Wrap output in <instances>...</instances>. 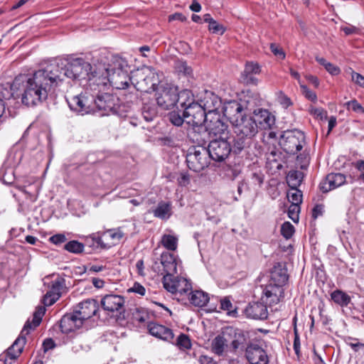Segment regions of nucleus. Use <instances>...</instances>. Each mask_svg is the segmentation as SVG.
Listing matches in <instances>:
<instances>
[{
    "mask_svg": "<svg viewBox=\"0 0 364 364\" xmlns=\"http://www.w3.org/2000/svg\"><path fill=\"white\" fill-rule=\"evenodd\" d=\"M61 82L62 74L59 66L49 64L36 71L32 75L17 76L11 86V90L19 92L16 95L21 96L22 104L32 107L45 101Z\"/></svg>",
    "mask_w": 364,
    "mask_h": 364,
    "instance_id": "nucleus-1",
    "label": "nucleus"
},
{
    "mask_svg": "<svg viewBox=\"0 0 364 364\" xmlns=\"http://www.w3.org/2000/svg\"><path fill=\"white\" fill-rule=\"evenodd\" d=\"M95 70L87 86V89L95 92L106 91L110 87L119 90L125 89L131 82L128 63L118 55L112 56L110 63L98 62Z\"/></svg>",
    "mask_w": 364,
    "mask_h": 364,
    "instance_id": "nucleus-2",
    "label": "nucleus"
},
{
    "mask_svg": "<svg viewBox=\"0 0 364 364\" xmlns=\"http://www.w3.org/2000/svg\"><path fill=\"white\" fill-rule=\"evenodd\" d=\"M51 64L59 66L60 72L62 74V81L63 77H67L73 80H78L86 92H95V90L87 89V86L98 63L93 62L91 64L82 58H75L70 60H60Z\"/></svg>",
    "mask_w": 364,
    "mask_h": 364,
    "instance_id": "nucleus-3",
    "label": "nucleus"
},
{
    "mask_svg": "<svg viewBox=\"0 0 364 364\" xmlns=\"http://www.w3.org/2000/svg\"><path fill=\"white\" fill-rule=\"evenodd\" d=\"M287 280V269L279 263L275 264L271 271V282L264 287H262L261 300L269 305L278 304L284 294L282 286Z\"/></svg>",
    "mask_w": 364,
    "mask_h": 364,
    "instance_id": "nucleus-4",
    "label": "nucleus"
},
{
    "mask_svg": "<svg viewBox=\"0 0 364 364\" xmlns=\"http://www.w3.org/2000/svg\"><path fill=\"white\" fill-rule=\"evenodd\" d=\"M45 311L46 309L43 306L36 308L33 313L32 322H30V321H26L19 336L16 339L12 346L5 353L1 354L6 355L5 358L9 362V364H12L13 361L20 355L26 343V335L29 333L30 330L35 328L40 324Z\"/></svg>",
    "mask_w": 364,
    "mask_h": 364,
    "instance_id": "nucleus-5",
    "label": "nucleus"
},
{
    "mask_svg": "<svg viewBox=\"0 0 364 364\" xmlns=\"http://www.w3.org/2000/svg\"><path fill=\"white\" fill-rule=\"evenodd\" d=\"M257 95L245 96L241 102L233 100L225 102L222 107L223 115L234 124L240 117L245 116L247 111L251 112L258 104Z\"/></svg>",
    "mask_w": 364,
    "mask_h": 364,
    "instance_id": "nucleus-6",
    "label": "nucleus"
},
{
    "mask_svg": "<svg viewBox=\"0 0 364 364\" xmlns=\"http://www.w3.org/2000/svg\"><path fill=\"white\" fill-rule=\"evenodd\" d=\"M131 83L140 92H150L159 85V75L152 67H144L132 73Z\"/></svg>",
    "mask_w": 364,
    "mask_h": 364,
    "instance_id": "nucleus-7",
    "label": "nucleus"
},
{
    "mask_svg": "<svg viewBox=\"0 0 364 364\" xmlns=\"http://www.w3.org/2000/svg\"><path fill=\"white\" fill-rule=\"evenodd\" d=\"M210 159L207 148L203 146L190 148L186 155L187 166L195 172H200L208 167Z\"/></svg>",
    "mask_w": 364,
    "mask_h": 364,
    "instance_id": "nucleus-8",
    "label": "nucleus"
},
{
    "mask_svg": "<svg viewBox=\"0 0 364 364\" xmlns=\"http://www.w3.org/2000/svg\"><path fill=\"white\" fill-rule=\"evenodd\" d=\"M279 144L289 154H296L306 144L304 133L298 129L287 130L281 136Z\"/></svg>",
    "mask_w": 364,
    "mask_h": 364,
    "instance_id": "nucleus-9",
    "label": "nucleus"
},
{
    "mask_svg": "<svg viewBox=\"0 0 364 364\" xmlns=\"http://www.w3.org/2000/svg\"><path fill=\"white\" fill-rule=\"evenodd\" d=\"M156 90V101L163 109H170L177 105V88L168 83L160 84Z\"/></svg>",
    "mask_w": 364,
    "mask_h": 364,
    "instance_id": "nucleus-10",
    "label": "nucleus"
},
{
    "mask_svg": "<svg viewBox=\"0 0 364 364\" xmlns=\"http://www.w3.org/2000/svg\"><path fill=\"white\" fill-rule=\"evenodd\" d=\"M90 94L94 98L92 105L95 107V112L101 111L102 115H109L110 113L116 112V97L105 91L98 92L97 90L92 92H86Z\"/></svg>",
    "mask_w": 364,
    "mask_h": 364,
    "instance_id": "nucleus-11",
    "label": "nucleus"
},
{
    "mask_svg": "<svg viewBox=\"0 0 364 364\" xmlns=\"http://www.w3.org/2000/svg\"><path fill=\"white\" fill-rule=\"evenodd\" d=\"M230 139L220 136L209 143L207 150L211 159L223 161L229 156L232 150Z\"/></svg>",
    "mask_w": 364,
    "mask_h": 364,
    "instance_id": "nucleus-12",
    "label": "nucleus"
},
{
    "mask_svg": "<svg viewBox=\"0 0 364 364\" xmlns=\"http://www.w3.org/2000/svg\"><path fill=\"white\" fill-rule=\"evenodd\" d=\"M198 132H202V134L200 136L194 134L193 139L196 140L198 143H205L206 137L210 134L218 136V137H228V126L223 121V119L215 123L210 124L208 127H203V125L198 127Z\"/></svg>",
    "mask_w": 364,
    "mask_h": 364,
    "instance_id": "nucleus-13",
    "label": "nucleus"
},
{
    "mask_svg": "<svg viewBox=\"0 0 364 364\" xmlns=\"http://www.w3.org/2000/svg\"><path fill=\"white\" fill-rule=\"evenodd\" d=\"M93 100L94 98L90 94L85 92L72 97L70 100H68V103L70 109L84 115L95 112V107L92 105Z\"/></svg>",
    "mask_w": 364,
    "mask_h": 364,
    "instance_id": "nucleus-14",
    "label": "nucleus"
},
{
    "mask_svg": "<svg viewBox=\"0 0 364 364\" xmlns=\"http://www.w3.org/2000/svg\"><path fill=\"white\" fill-rule=\"evenodd\" d=\"M124 236L123 231L120 228H116L104 232L101 236L94 235L92 240L100 247L109 249L118 244Z\"/></svg>",
    "mask_w": 364,
    "mask_h": 364,
    "instance_id": "nucleus-15",
    "label": "nucleus"
},
{
    "mask_svg": "<svg viewBox=\"0 0 364 364\" xmlns=\"http://www.w3.org/2000/svg\"><path fill=\"white\" fill-rule=\"evenodd\" d=\"M183 117L188 124L196 127L193 128L194 132H196L198 127L202 126L205 119V111L203 109L199 102L189 104L188 107H186L183 110Z\"/></svg>",
    "mask_w": 364,
    "mask_h": 364,
    "instance_id": "nucleus-16",
    "label": "nucleus"
},
{
    "mask_svg": "<svg viewBox=\"0 0 364 364\" xmlns=\"http://www.w3.org/2000/svg\"><path fill=\"white\" fill-rule=\"evenodd\" d=\"M177 259L171 253L165 252L161 255L160 262H155L152 268L158 274L168 275L177 272Z\"/></svg>",
    "mask_w": 364,
    "mask_h": 364,
    "instance_id": "nucleus-17",
    "label": "nucleus"
},
{
    "mask_svg": "<svg viewBox=\"0 0 364 364\" xmlns=\"http://www.w3.org/2000/svg\"><path fill=\"white\" fill-rule=\"evenodd\" d=\"M233 125L235 126V133L239 136L252 139L258 132V125L256 124V121L252 117L247 116V114L240 117Z\"/></svg>",
    "mask_w": 364,
    "mask_h": 364,
    "instance_id": "nucleus-18",
    "label": "nucleus"
},
{
    "mask_svg": "<svg viewBox=\"0 0 364 364\" xmlns=\"http://www.w3.org/2000/svg\"><path fill=\"white\" fill-rule=\"evenodd\" d=\"M245 357L250 364H267L269 357L266 351L255 343L247 345L245 348Z\"/></svg>",
    "mask_w": 364,
    "mask_h": 364,
    "instance_id": "nucleus-19",
    "label": "nucleus"
},
{
    "mask_svg": "<svg viewBox=\"0 0 364 364\" xmlns=\"http://www.w3.org/2000/svg\"><path fill=\"white\" fill-rule=\"evenodd\" d=\"M98 310V302L93 299H88L82 301L78 304L75 309V314H77L83 322L93 316H95Z\"/></svg>",
    "mask_w": 364,
    "mask_h": 364,
    "instance_id": "nucleus-20",
    "label": "nucleus"
},
{
    "mask_svg": "<svg viewBox=\"0 0 364 364\" xmlns=\"http://www.w3.org/2000/svg\"><path fill=\"white\" fill-rule=\"evenodd\" d=\"M83 323L80 317L77 314H75V311L74 310L73 313L67 314L62 317L60 321V328L63 333H69L80 328Z\"/></svg>",
    "mask_w": 364,
    "mask_h": 364,
    "instance_id": "nucleus-21",
    "label": "nucleus"
},
{
    "mask_svg": "<svg viewBox=\"0 0 364 364\" xmlns=\"http://www.w3.org/2000/svg\"><path fill=\"white\" fill-rule=\"evenodd\" d=\"M250 303L245 309V314L247 317L256 320H264L267 318L268 311L267 306L269 304L263 301ZM272 305H270L271 306Z\"/></svg>",
    "mask_w": 364,
    "mask_h": 364,
    "instance_id": "nucleus-22",
    "label": "nucleus"
},
{
    "mask_svg": "<svg viewBox=\"0 0 364 364\" xmlns=\"http://www.w3.org/2000/svg\"><path fill=\"white\" fill-rule=\"evenodd\" d=\"M253 119L258 125V129H271L275 124L274 116L268 110L263 109H254Z\"/></svg>",
    "mask_w": 364,
    "mask_h": 364,
    "instance_id": "nucleus-23",
    "label": "nucleus"
},
{
    "mask_svg": "<svg viewBox=\"0 0 364 364\" xmlns=\"http://www.w3.org/2000/svg\"><path fill=\"white\" fill-rule=\"evenodd\" d=\"M65 286V279L58 278L52 282L50 289L43 297V304L46 306L53 305L61 296L62 290Z\"/></svg>",
    "mask_w": 364,
    "mask_h": 364,
    "instance_id": "nucleus-24",
    "label": "nucleus"
},
{
    "mask_svg": "<svg viewBox=\"0 0 364 364\" xmlns=\"http://www.w3.org/2000/svg\"><path fill=\"white\" fill-rule=\"evenodd\" d=\"M124 304L123 296L116 294H108L101 300V305L105 311L109 312L120 311Z\"/></svg>",
    "mask_w": 364,
    "mask_h": 364,
    "instance_id": "nucleus-25",
    "label": "nucleus"
},
{
    "mask_svg": "<svg viewBox=\"0 0 364 364\" xmlns=\"http://www.w3.org/2000/svg\"><path fill=\"white\" fill-rule=\"evenodd\" d=\"M346 182V176L340 173H331L327 175L325 181L320 183V189L323 193H327L336 188Z\"/></svg>",
    "mask_w": 364,
    "mask_h": 364,
    "instance_id": "nucleus-26",
    "label": "nucleus"
},
{
    "mask_svg": "<svg viewBox=\"0 0 364 364\" xmlns=\"http://www.w3.org/2000/svg\"><path fill=\"white\" fill-rule=\"evenodd\" d=\"M148 330L153 336L166 341L172 342L174 337L171 328L157 323L150 322L148 324Z\"/></svg>",
    "mask_w": 364,
    "mask_h": 364,
    "instance_id": "nucleus-27",
    "label": "nucleus"
},
{
    "mask_svg": "<svg viewBox=\"0 0 364 364\" xmlns=\"http://www.w3.org/2000/svg\"><path fill=\"white\" fill-rule=\"evenodd\" d=\"M199 103L205 112L215 111L221 107L220 98L211 91H205Z\"/></svg>",
    "mask_w": 364,
    "mask_h": 364,
    "instance_id": "nucleus-28",
    "label": "nucleus"
},
{
    "mask_svg": "<svg viewBox=\"0 0 364 364\" xmlns=\"http://www.w3.org/2000/svg\"><path fill=\"white\" fill-rule=\"evenodd\" d=\"M229 336L223 333L218 335L211 342V351L218 356L223 355L228 346Z\"/></svg>",
    "mask_w": 364,
    "mask_h": 364,
    "instance_id": "nucleus-29",
    "label": "nucleus"
},
{
    "mask_svg": "<svg viewBox=\"0 0 364 364\" xmlns=\"http://www.w3.org/2000/svg\"><path fill=\"white\" fill-rule=\"evenodd\" d=\"M208 294L201 290L191 291L188 293V299L191 304L195 306H204L209 301Z\"/></svg>",
    "mask_w": 364,
    "mask_h": 364,
    "instance_id": "nucleus-30",
    "label": "nucleus"
},
{
    "mask_svg": "<svg viewBox=\"0 0 364 364\" xmlns=\"http://www.w3.org/2000/svg\"><path fill=\"white\" fill-rule=\"evenodd\" d=\"M155 217L161 220H168L172 215V206L170 202L161 201L153 210Z\"/></svg>",
    "mask_w": 364,
    "mask_h": 364,
    "instance_id": "nucleus-31",
    "label": "nucleus"
},
{
    "mask_svg": "<svg viewBox=\"0 0 364 364\" xmlns=\"http://www.w3.org/2000/svg\"><path fill=\"white\" fill-rule=\"evenodd\" d=\"M177 109L181 107L183 110H185L186 107H188L189 104H194L193 95L191 90H184L178 92L177 91Z\"/></svg>",
    "mask_w": 364,
    "mask_h": 364,
    "instance_id": "nucleus-32",
    "label": "nucleus"
},
{
    "mask_svg": "<svg viewBox=\"0 0 364 364\" xmlns=\"http://www.w3.org/2000/svg\"><path fill=\"white\" fill-rule=\"evenodd\" d=\"M178 238L174 235L164 234L161 239V244L166 250L175 251L178 247Z\"/></svg>",
    "mask_w": 364,
    "mask_h": 364,
    "instance_id": "nucleus-33",
    "label": "nucleus"
},
{
    "mask_svg": "<svg viewBox=\"0 0 364 364\" xmlns=\"http://www.w3.org/2000/svg\"><path fill=\"white\" fill-rule=\"evenodd\" d=\"M332 301L336 304L344 306H347L350 301V297L346 293L341 290H335L331 294Z\"/></svg>",
    "mask_w": 364,
    "mask_h": 364,
    "instance_id": "nucleus-34",
    "label": "nucleus"
},
{
    "mask_svg": "<svg viewBox=\"0 0 364 364\" xmlns=\"http://www.w3.org/2000/svg\"><path fill=\"white\" fill-rule=\"evenodd\" d=\"M176 293L173 294L180 299V297L191 290V284L186 279L180 277L176 282Z\"/></svg>",
    "mask_w": 364,
    "mask_h": 364,
    "instance_id": "nucleus-35",
    "label": "nucleus"
},
{
    "mask_svg": "<svg viewBox=\"0 0 364 364\" xmlns=\"http://www.w3.org/2000/svg\"><path fill=\"white\" fill-rule=\"evenodd\" d=\"M304 174L299 171H291L287 176V181L290 188H298L303 180Z\"/></svg>",
    "mask_w": 364,
    "mask_h": 364,
    "instance_id": "nucleus-36",
    "label": "nucleus"
},
{
    "mask_svg": "<svg viewBox=\"0 0 364 364\" xmlns=\"http://www.w3.org/2000/svg\"><path fill=\"white\" fill-rule=\"evenodd\" d=\"M179 278L174 277V274L164 275L162 282L164 289L173 294L176 293V282Z\"/></svg>",
    "mask_w": 364,
    "mask_h": 364,
    "instance_id": "nucleus-37",
    "label": "nucleus"
},
{
    "mask_svg": "<svg viewBox=\"0 0 364 364\" xmlns=\"http://www.w3.org/2000/svg\"><path fill=\"white\" fill-rule=\"evenodd\" d=\"M251 139V138H247L245 136H243L236 134V137L233 140V151L235 153H240L242 150H243L245 147H247L249 145Z\"/></svg>",
    "mask_w": 364,
    "mask_h": 364,
    "instance_id": "nucleus-38",
    "label": "nucleus"
},
{
    "mask_svg": "<svg viewBox=\"0 0 364 364\" xmlns=\"http://www.w3.org/2000/svg\"><path fill=\"white\" fill-rule=\"evenodd\" d=\"M84 248V245L77 240H71L67 242L64 246V249L65 250L74 254H80L82 252Z\"/></svg>",
    "mask_w": 364,
    "mask_h": 364,
    "instance_id": "nucleus-39",
    "label": "nucleus"
},
{
    "mask_svg": "<svg viewBox=\"0 0 364 364\" xmlns=\"http://www.w3.org/2000/svg\"><path fill=\"white\" fill-rule=\"evenodd\" d=\"M287 198L291 204L300 205L302 201V193L297 188H291L287 193Z\"/></svg>",
    "mask_w": 364,
    "mask_h": 364,
    "instance_id": "nucleus-40",
    "label": "nucleus"
},
{
    "mask_svg": "<svg viewBox=\"0 0 364 364\" xmlns=\"http://www.w3.org/2000/svg\"><path fill=\"white\" fill-rule=\"evenodd\" d=\"M181 110L178 111H173L171 112L168 117L169 121L175 126H181L183 124V122L186 121L185 117H183V110L182 111V114L180 113Z\"/></svg>",
    "mask_w": 364,
    "mask_h": 364,
    "instance_id": "nucleus-41",
    "label": "nucleus"
},
{
    "mask_svg": "<svg viewBox=\"0 0 364 364\" xmlns=\"http://www.w3.org/2000/svg\"><path fill=\"white\" fill-rule=\"evenodd\" d=\"M220 119H222V117L219 109L215 111L205 112V119L203 122L205 125L203 127H208V125L210 124L215 123Z\"/></svg>",
    "mask_w": 364,
    "mask_h": 364,
    "instance_id": "nucleus-42",
    "label": "nucleus"
},
{
    "mask_svg": "<svg viewBox=\"0 0 364 364\" xmlns=\"http://www.w3.org/2000/svg\"><path fill=\"white\" fill-rule=\"evenodd\" d=\"M246 339L243 333L235 334V338L231 341L233 350H243L245 347Z\"/></svg>",
    "mask_w": 364,
    "mask_h": 364,
    "instance_id": "nucleus-43",
    "label": "nucleus"
},
{
    "mask_svg": "<svg viewBox=\"0 0 364 364\" xmlns=\"http://www.w3.org/2000/svg\"><path fill=\"white\" fill-rule=\"evenodd\" d=\"M141 114L146 122H151L157 116V112L154 107L146 105L142 108Z\"/></svg>",
    "mask_w": 364,
    "mask_h": 364,
    "instance_id": "nucleus-44",
    "label": "nucleus"
},
{
    "mask_svg": "<svg viewBox=\"0 0 364 364\" xmlns=\"http://www.w3.org/2000/svg\"><path fill=\"white\" fill-rule=\"evenodd\" d=\"M176 346L181 350H186L191 348V343L189 337L184 333H181L177 338Z\"/></svg>",
    "mask_w": 364,
    "mask_h": 364,
    "instance_id": "nucleus-45",
    "label": "nucleus"
},
{
    "mask_svg": "<svg viewBox=\"0 0 364 364\" xmlns=\"http://www.w3.org/2000/svg\"><path fill=\"white\" fill-rule=\"evenodd\" d=\"M345 106L348 109H352L355 112L364 113V107L356 100L347 102Z\"/></svg>",
    "mask_w": 364,
    "mask_h": 364,
    "instance_id": "nucleus-46",
    "label": "nucleus"
},
{
    "mask_svg": "<svg viewBox=\"0 0 364 364\" xmlns=\"http://www.w3.org/2000/svg\"><path fill=\"white\" fill-rule=\"evenodd\" d=\"M281 232L285 238L289 239L294 232V227L289 222H285L282 225Z\"/></svg>",
    "mask_w": 364,
    "mask_h": 364,
    "instance_id": "nucleus-47",
    "label": "nucleus"
},
{
    "mask_svg": "<svg viewBox=\"0 0 364 364\" xmlns=\"http://www.w3.org/2000/svg\"><path fill=\"white\" fill-rule=\"evenodd\" d=\"M299 211V205L291 204L288 209L289 218H290L294 222H298Z\"/></svg>",
    "mask_w": 364,
    "mask_h": 364,
    "instance_id": "nucleus-48",
    "label": "nucleus"
},
{
    "mask_svg": "<svg viewBox=\"0 0 364 364\" xmlns=\"http://www.w3.org/2000/svg\"><path fill=\"white\" fill-rule=\"evenodd\" d=\"M300 88L302 94L309 100H311L312 102H316L317 100L316 94L314 91L309 89V87L306 85L300 83Z\"/></svg>",
    "mask_w": 364,
    "mask_h": 364,
    "instance_id": "nucleus-49",
    "label": "nucleus"
},
{
    "mask_svg": "<svg viewBox=\"0 0 364 364\" xmlns=\"http://www.w3.org/2000/svg\"><path fill=\"white\" fill-rule=\"evenodd\" d=\"M246 74L256 75L260 73V67L253 62L247 63L243 70Z\"/></svg>",
    "mask_w": 364,
    "mask_h": 364,
    "instance_id": "nucleus-50",
    "label": "nucleus"
},
{
    "mask_svg": "<svg viewBox=\"0 0 364 364\" xmlns=\"http://www.w3.org/2000/svg\"><path fill=\"white\" fill-rule=\"evenodd\" d=\"M240 80L245 85H257L258 80L252 74H246L245 72L241 73Z\"/></svg>",
    "mask_w": 364,
    "mask_h": 364,
    "instance_id": "nucleus-51",
    "label": "nucleus"
},
{
    "mask_svg": "<svg viewBox=\"0 0 364 364\" xmlns=\"http://www.w3.org/2000/svg\"><path fill=\"white\" fill-rule=\"evenodd\" d=\"M208 29L213 33L223 34L225 32V28L223 25L218 23L216 21L213 20L210 23L208 24Z\"/></svg>",
    "mask_w": 364,
    "mask_h": 364,
    "instance_id": "nucleus-52",
    "label": "nucleus"
},
{
    "mask_svg": "<svg viewBox=\"0 0 364 364\" xmlns=\"http://www.w3.org/2000/svg\"><path fill=\"white\" fill-rule=\"evenodd\" d=\"M348 341H351L353 342H348V345L351 347V348L355 352L362 351L363 354H364V343L358 342V339L355 338H348Z\"/></svg>",
    "mask_w": 364,
    "mask_h": 364,
    "instance_id": "nucleus-53",
    "label": "nucleus"
},
{
    "mask_svg": "<svg viewBox=\"0 0 364 364\" xmlns=\"http://www.w3.org/2000/svg\"><path fill=\"white\" fill-rule=\"evenodd\" d=\"M270 50L273 53V54L281 59L285 58V53L282 48H280L277 44L271 43L270 44Z\"/></svg>",
    "mask_w": 364,
    "mask_h": 364,
    "instance_id": "nucleus-54",
    "label": "nucleus"
},
{
    "mask_svg": "<svg viewBox=\"0 0 364 364\" xmlns=\"http://www.w3.org/2000/svg\"><path fill=\"white\" fill-rule=\"evenodd\" d=\"M311 113L316 117L321 119H326L327 117V112L322 108H312Z\"/></svg>",
    "mask_w": 364,
    "mask_h": 364,
    "instance_id": "nucleus-55",
    "label": "nucleus"
},
{
    "mask_svg": "<svg viewBox=\"0 0 364 364\" xmlns=\"http://www.w3.org/2000/svg\"><path fill=\"white\" fill-rule=\"evenodd\" d=\"M351 78L355 83L364 88V76L358 73L352 71Z\"/></svg>",
    "mask_w": 364,
    "mask_h": 364,
    "instance_id": "nucleus-56",
    "label": "nucleus"
},
{
    "mask_svg": "<svg viewBox=\"0 0 364 364\" xmlns=\"http://www.w3.org/2000/svg\"><path fill=\"white\" fill-rule=\"evenodd\" d=\"M301 348L300 338L296 328H294V350L295 353L299 356Z\"/></svg>",
    "mask_w": 364,
    "mask_h": 364,
    "instance_id": "nucleus-57",
    "label": "nucleus"
},
{
    "mask_svg": "<svg viewBox=\"0 0 364 364\" xmlns=\"http://www.w3.org/2000/svg\"><path fill=\"white\" fill-rule=\"evenodd\" d=\"M49 240L55 245H60L66 241V237L63 234H56L50 237Z\"/></svg>",
    "mask_w": 364,
    "mask_h": 364,
    "instance_id": "nucleus-58",
    "label": "nucleus"
},
{
    "mask_svg": "<svg viewBox=\"0 0 364 364\" xmlns=\"http://www.w3.org/2000/svg\"><path fill=\"white\" fill-rule=\"evenodd\" d=\"M130 291L138 294L141 296L145 295L146 289L145 288L139 283L135 282L133 287L130 289Z\"/></svg>",
    "mask_w": 364,
    "mask_h": 364,
    "instance_id": "nucleus-59",
    "label": "nucleus"
},
{
    "mask_svg": "<svg viewBox=\"0 0 364 364\" xmlns=\"http://www.w3.org/2000/svg\"><path fill=\"white\" fill-rule=\"evenodd\" d=\"M325 69L331 74V75H337L340 73L341 72V70L340 68L331 63H328L327 65H326V67H325Z\"/></svg>",
    "mask_w": 364,
    "mask_h": 364,
    "instance_id": "nucleus-60",
    "label": "nucleus"
},
{
    "mask_svg": "<svg viewBox=\"0 0 364 364\" xmlns=\"http://www.w3.org/2000/svg\"><path fill=\"white\" fill-rule=\"evenodd\" d=\"M199 364H218L213 358L202 355L198 358Z\"/></svg>",
    "mask_w": 364,
    "mask_h": 364,
    "instance_id": "nucleus-61",
    "label": "nucleus"
},
{
    "mask_svg": "<svg viewBox=\"0 0 364 364\" xmlns=\"http://www.w3.org/2000/svg\"><path fill=\"white\" fill-rule=\"evenodd\" d=\"M279 102L284 107H288L291 105V100L283 93H280L279 96Z\"/></svg>",
    "mask_w": 364,
    "mask_h": 364,
    "instance_id": "nucleus-62",
    "label": "nucleus"
},
{
    "mask_svg": "<svg viewBox=\"0 0 364 364\" xmlns=\"http://www.w3.org/2000/svg\"><path fill=\"white\" fill-rule=\"evenodd\" d=\"M178 181L181 186H186L190 182L189 175L186 173H181L180 177L178 178Z\"/></svg>",
    "mask_w": 364,
    "mask_h": 364,
    "instance_id": "nucleus-63",
    "label": "nucleus"
},
{
    "mask_svg": "<svg viewBox=\"0 0 364 364\" xmlns=\"http://www.w3.org/2000/svg\"><path fill=\"white\" fill-rule=\"evenodd\" d=\"M356 168L360 172L359 179L364 182V161H358L356 164Z\"/></svg>",
    "mask_w": 364,
    "mask_h": 364,
    "instance_id": "nucleus-64",
    "label": "nucleus"
}]
</instances>
